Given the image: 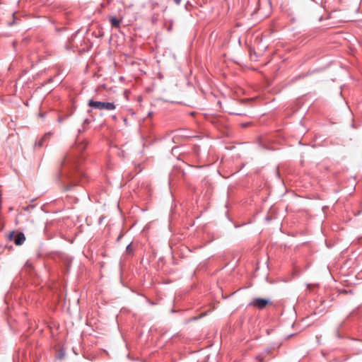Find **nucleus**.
I'll list each match as a JSON object with an SVG mask.
<instances>
[{"label": "nucleus", "mask_w": 362, "mask_h": 362, "mask_svg": "<svg viewBox=\"0 0 362 362\" xmlns=\"http://www.w3.org/2000/svg\"><path fill=\"white\" fill-rule=\"evenodd\" d=\"M88 141L78 138L76 143L70 150L64 155L61 165L63 168L72 167L76 168L79 163V156L86 148Z\"/></svg>", "instance_id": "1"}, {"label": "nucleus", "mask_w": 362, "mask_h": 362, "mask_svg": "<svg viewBox=\"0 0 362 362\" xmlns=\"http://www.w3.org/2000/svg\"><path fill=\"white\" fill-rule=\"evenodd\" d=\"M88 105L89 107L98 110H113L116 108L115 103L110 102H101L89 100Z\"/></svg>", "instance_id": "2"}, {"label": "nucleus", "mask_w": 362, "mask_h": 362, "mask_svg": "<svg viewBox=\"0 0 362 362\" xmlns=\"http://www.w3.org/2000/svg\"><path fill=\"white\" fill-rule=\"evenodd\" d=\"M269 303L270 300L268 299L255 298L250 302L249 306L256 308L259 310H263Z\"/></svg>", "instance_id": "3"}, {"label": "nucleus", "mask_w": 362, "mask_h": 362, "mask_svg": "<svg viewBox=\"0 0 362 362\" xmlns=\"http://www.w3.org/2000/svg\"><path fill=\"white\" fill-rule=\"evenodd\" d=\"M10 240H13L16 245H21L25 240V236L23 233L19 232L15 235L14 231L10 232L8 236Z\"/></svg>", "instance_id": "4"}, {"label": "nucleus", "mask_w": 362, "mask_h": 362, "mask_svg": "<svg viewBox=\"0 0 362 362\" xmlns=\"http://www.w3.org/2000/svg\"><path fill=\"white\" fill-rule=\"evenodd\" d=\"M110 21L112 27L116 28L119 27L120 20L117 19L116 17H114V16L111 17Z\"/></svg>", "instance_id": "5"}, {"label": "nucleus", "mask_w": 362, "mask_h": 362, "mask_svg": "<svg viewBox=\"0 0 362 362\" xmlns=\"http://www.w3.org/2000/svg\"><path fill=\"white\" fill-rule=\"evenodd\" d=\"M50 134H46L44 135L42 138H41L36 144L35 146L39 147H42L43 146L44 141L47 139V137L49 136Z\"/></svg>", "instance_id": "6"}, {"label": "nucleus", "mask_w": 362, "mask_h": 362, "mask_svg": "<svg viewBox=\"0 0 362 362\" xmlns=\"http://www.w3.org/2000/svg\"><path fill=\"white\" fill-rule=\"evenodd\" d=\"M125 252L128 255L132 256L134 255V249L132 243L127 246Z\"/></svg>", "instance_id": "7"}, {"label": "nucleus", "mask_w": 362, "mask_h": 362, "mask_svg": "<svg viewBox=\"0 0 362 362\" xmlns=\"http://www.w3.org/2000/svg\"><path fill=\"white\" fill-rule=\"evenodd\" d=\"M64 351H61L59 353V354H58V356H57V358H59V359H61V358H64Z\"/></svg>", "instance_id": "8"}, {"label": "nucleus", "mask_w": 362, "mask_h": 362, "mask_svg": "<svg viewBox=\"0 0 362 362\" xmlns=\"http://www.w3.org/2000/svg\"><path fill=\"white\" fill-rule=\"evenodd\" d=\"M75 185H76V184H73V185H66V187H65V189H66V190H69V189H71V187H72L73 186H74Z\"/></svg>", "instance_id": "9"}, {"label": "nucleus", "mask_w": 362, "mask_h": 362, "mask_svg": "<svg viewBox=\"0 0 362 362\" xmlns=\"http://www.w3.org/2000/svg\"><path fill=\"white\" fill-rule=\"evenodd\" d=\"M249 124H250V123H243V124H241V126L243 127H247L249 126Z\"/></svg>", "instance_id": "10"}, {"label": "nucleus", "mask_w": 362, "mask_h": 362, "mask_svg": "<svg viewBox=\"0 0 362 362\" xmlns=\"http://www.w3.org/2000/svg\"><path fill=\"white\" fill-rule=\"evenodd\" d=\"M174 1H175V3L176 4H180V2H181V0H174Z\"/></svg>", "instance_id": "11"}, {"label": "nucleus", "mask_w": 362, "mask_h": 362, "mask_svg": "<svg viewBox=\"0 0 362 362\" xmlns=\"http://www.w3.org/2000/svg\"><path fill=\"white\" fill-rule=\"evenodd\" d=\"M199 151V147L196 146L194 147V151L197 153Z\"/></svg>", "instance_id": "12"}, {"label": "nucleus", "mask_w": 362, "mask_h": 362, "mask_svg": "<svg viewBox=\"0 0 362 362\" xmlns=\"http://www.w3.org/2000/svg\"><path fill=\"white\" fill-rule=\"evenodd\" d=\"M62 175V173H59L57 176H58V179H60L61 176Z\"/></svg>", "instance_id": "13"}, {"label": "nucleus", "mask_w": 362, "mask_h": 362, "mask_svg": "<svg viewBox=\"0 0 362 362\" xmlns=\"http://www.w3.org/2000/svg\"><path fill=\"white\" fill-rule=\"evenodd\" d=\"M66 177H67V179H70V178H71V175H70V173H67V174H66Z\"/></svg>", "instance_id": "14"}, {"label": "nucleus", "mask_w": 362, "mask_h": 362, "mask_svg": "<svg viewBox=\"0 0 362 362\" xmlns=\"http://www.w3.org/2000/svg\"><path fill=\"white\" fill-rule=\"evenodd\" d=\"M88 119H86L84 120V122H88Z\"/></svg>", "instance_id": "15"}]
</instances>
